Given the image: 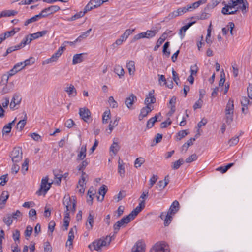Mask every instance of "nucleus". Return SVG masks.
<instances>
[{
    "mask_svg": "<svg viewBox=\"0 0 252 252\" xmlns=\"http://www.w3.org/2000/svg\"><path fill=\"white\" fill-rule=\"evenodd\" d=\"M154 90H152L150 91L148 95H147L144 101V103L146 106L143 107L141 110L140 114L139 116V120H142L143 118L147 116V115L153 110V108H151L150 104H153L156 102V99L154 96Z\"/></svg>",
    "mask_w": 252,
    "mask_h": 252,
    "instance_id": "obj_1",
    "label": "nucleus"
},
{
    "mask_svg": "<svg viewBox=\"0 0 252 252\" xmlns=\"http://www.w3.org/2000/svg\"><path fill=\"white\" fill-rule=\"evenodd\" d=\"M145 206V202H144V201H142L139 203L138 206L132 210L128 215L124 217L122 219L118 221V223H120V224L122 226L128 224L135 218V217L142 211L143 209H144Z\"/></svg>",
    "mask_w": 252,
    "mask_h": 252,
    "instance_id": "obj_2",
    "label": "nucleus"
},
{
    "mask_svg": "<svg viewBox=\"0 0 252 252\" xmlns=\"http://www.w3.org/2000/svg\"><path fill=\"white\" fill-rule=\"evenodd\" d=\"M111 241V237L110 236H107L99 239L96 240L89 245L88 248L92 251L95 250L96 251H101L103 247L108 246Z\"/></svg>",
    "mask_w": 252,
    "mask_h": 252,
    "instance_id": "obj_3",
    "label": "nucleus"
},
{
    "mask_svg": "<svg viewBox=\"0 0 252 252\" xmlns=\"http://www.w3.org/2000/svg\"><path fill=\"white\" fill-rule=\"evenodd\" d=\"M63 203L66 208L65 214L70 213V212L74 213L76 210V200L75 196L70 197L69 195H65L64 196Z\"/></svg>",
    "mask_w": 252,
    "mask_h": 252,
    "instance_id": "obj_4",
    "label": "nucleus"
},
{
    "mask_svg": "<svg viewBox=\"0 0 252 252\" xmlns=\"http://www.w3.org/2000/svg\"><path fill=\"white\" fill-rule=\"evenodd\" d=\"M65 45L61 46L58 50L52 55L51 58H48L42 62L43 65L51 64L53 62H56L58 61L59 57L62 55L63 51L65 50Z\"/></svg>",
    "mask_w": 252,
    "mask_h": 252,
    "instance_id": "obj_5",
    "label": "nucleus"
},
{
    "mask_svg": "<svg viewBox=\"0 0 252 252\" xmlns=\"http://www.w3.org/2000/svg\"><path fill=\"white\" fill-rule=\"evenodd\" d=\"M150 252H169V247L164 241L157 243Z\"/></svg>",
    "mask_w": 252,
    "mask_h": 252,
    "instance_id": "obj_6",
    "label": "nucleus"
},
{
    "mask_svg": "<svg viewBox=\"0 0 252 252\" xmlns=\"http://www.w3.org/2000/svg\"><path fill=\"white\" fill-rule=\"evenodd\" d=\"M10 157L13 163L19 162L22 159V151L21 148L18 147L13 149Z\"/></svg>",
    "mask_w": 252,
    "mask_h": 252,
    "instance_id": "obj_7",
    "label": "nucleus"
},
{
    "mask_svg": "<svg viewBox=\"0 0 252 252\" xmlns=\"http://www.w3.org/2000/svg\"><path fill=\"white\" fill-rule=\"evenodd\" d=\"M48 177H46L45 178L42 179L40 189L37 192V194H38V195H40L41 194V192L42 191L45 195L49 190L52 183H48Z\"/></svg>",
    "mask_w": 252,
    "mask_h": 252,
    "instance_id": "obj_8",
    "label": "nucleus"
},
{
    "mask_svg": "<svg viewBox=\"0 0 252 252\" xmlns=\"http://www.w3.org/2000/svg\"><path fill=\"white\" fill-rule=\"evenodd\" d=\"M79 115L84 122H88L91 117V112L87 108L83 107L79 108Z\"/></svg>",
    "mask_w": 252,
    "mask_h": 252,
    "instance_id": "obj_9",
    "label": "nucleus"
},
{
    "mask_svg": "<svg viewBox=\"0 0 252 252\" xmlns=\"http://www.w3.org/2000/svg\"><path fill=\"white\" fill-rule=\"evenodd\" d=\"M242 1L241 0H231L229 1L228 3H225L223 2L222 4L224 6L222 8V11L228 12V10H232L236 9V6L238 5V3Z\"/></svg>",
    "mask_w": 252,
    "mask_h": 252,
    "instance_id": "obj_10",
    "label": "nucleus"
},
{
    "mask_svg": "<svg viewBox=\"0 0 252 252\" xmlns=\"http://www.w3.org/2000/svg\"><path fill=\"white\" fill-rule=\"evenodd\" d=\"M60 9V7L57 5H52L42 10L41 11V13L43 15V17H46L50 14L55 13Z\"/></svg>",
    "mask_w": 252,
    "mask_h": 252,
    "instance_id": "obj_11",
    "label": "nucleus"
},
{
    "mask_svg": "<svg viewBox=\"0 0 252 252\" xmlns=\"http://www.w3.org/2000/svg\"><path fill=\"white\" fill-rule=\"evenodd\" d=\"M22 98L19 94H15L11 99L10 108L11 109L15 110L18 109V107H16L17 105L20 104Z\"/></svg>",
    "mask_w": 252,
    "mask_h": 252,
    "instance_id": "obj_12",
    "label": "nucleus"
},
{
    "mask_svg": "<svg viewBox=\"0 0 252 252\" xmlns=\"http://www.w3.org/2000/svg\"><path fill=\"white\" fill-rule=\"evenodd\" d=\"M145 244L142 240L138 241L132 248L131 252H145Z\"/></svg>",
    "mask_w": 252,
    "mask_h": 252,
    "instance_id": "obj_13",
    "label": "nucleus"
},
{
    "mask_svg": "<svg viewBox=\"0 0 252 252\" xmlns=\"http://www.w3.org/2000/svg\"><path fill=\"white\" fill-rule=\"evenodd\" d=\"M161 219L164 220V225L165 226H167L171 223L172 220V215L169 214L167 212L166 214L164 212H162L160 215Z\"/></svg>",
    "mask_w": 252,
    "mask_h": 252,
    "instance_id": "obj_14",
    "label": "nucleus"
},
{
    "mask_svg": "<svg viewBox=\"0 0 252 252\" xmlns=\"http://www.w3.org/2000/svg\"><path fill=\"white\" fill-rule=\"evenodd\" d=\"M241 0L238 3V5L236 6V9H238V11L239 10H241L242 13L245 14L248 10L249 4L246 0Z\"/></svg>",
    "mask_w": 252,
    "mask_h": 252,
    "instance_id": "obj_15",
    "label": "nucleus"
},
{
    "mask_svg": "<svg viewBox=\"0 0 252 252\" xmlns=\"http://www.w3.org/2000/svg\"><path fill=\"white\" fill-rule=\"evenodd\" d=\"M92 213L93 211H90L86 223V228L89 231L92 229L94 225V214H92Z\"/></svg>",
    "mask_w": 252,
    "mask_h": 252,
    "instance_id": "obj_16",
    "label": "nucleus"
},
{
    "mask_svg": "<svg viewBox=\"0 0 252 252\" xmlns=\"http://www.w3.org/2000/svg\"><path fill=\"white\" fill-rule=\"evenodd\" d=\"M176 97L173 96L169 100V104H168V107L170 109V110L168 113L167 115L169 116H171L176 111L175 104L176 102Z\"/></svg>",
    "mask_w": 252,
    "mask_h": 252,
    "instance_id": "obj_17",
    "label": "nucleus"
},
{
    "mask_svg": "<svg viewBox=\"0 0 252 252\" xmlns=\"http://www.w3.org/2000/svg\"><path fill=\"white\" fill-rule=\"evenodd\" d=\"M77 228L76 226H74L73 228H71L69 230L68 235V240L66 243V245L71 246H72V242L74 238V233L76 232Z\"/></svg>",
    "mask_w": 252,
    "mask_h": 252,
    "instance_id": "obj_18",
    "label": "nucleus"
},
{
    "mask_svg": "<svg viewBox=\"0 0 252 252\" xmlns=\"http://www.w3.org/2000/svg\"><path fill=\"white\" fill-rule=\"evenodd\" d=\"M180 205L177 200H175L171 205L169 209H168V213L172 215H174L179 210Z\"/></svg>",
    "mask_w": 252,
    "mask_h": 252,
    "instance_id": "obj_19",
    "label": "nucleus"
},
{
    "mask_svg": "<svg viewBox=\"0 0 252 252\" xmlns=\"http://www.w3.org/2000/svg\"><path fill=\"white\" fill-rule=\"evenodd\" d=\"M86 54L85 53L75 54L73 57L72 64L75 65L82 62L84 60L83 56Z\"/></svg>",
    "mask_w": 252,
    "mask_h": 252,
    "instance_id": "obj_20",
    "label": "nucleus"
},
{
    "mask_svg": "<svg viewBox=\"0 0 252 252\" xmlns=\"http://www.w3.org/2000/svg\"><path fill=\"white\" fill-rule=\"evenodd\" d=\"M136 100V96L133 94H131L129 97L126 99L125 104L128 108H130L134 101Z\"/></svg>",
    "mask_w": 252,
    "mask_h": 252,
    "instance_id": "obj_21",
    "label": "nucleus"
},
{
    "mask_svg": "<svg viewBox=\"0 0 252 252\" xmlns=\"http://www.w3.org/2000/svg\"><path fill=\"white\" fill-rule=\"evenodd\" d=\"M86 156V145H83L77 156V160H82Z\"/></svg>",
    "mask_w": 252,
    "mask_h": 252,
    "instance_id": "obj_22",
    "label": "nucleus"
},
{
    "mask_svg": "<svg viewBox=\"0 0 252 252\" xmlns=\"http://www.w3.org/2000/svg\"><path fill=\"white\" fill-rule=\"evenodd\" d=\"M9 197V194L7 191H3L0 197V208H3L7 199Z\"/></svg>",
    "mask_w": 252,
    "mask_h": 252,
    "instance_id": "obj_23",
    "label": "nucleus"
},
{
    "mask_svg": "<svg viewBox=\"0 0 252 252\" xmlns=\"http://www.w3.org/2000/svg\"><path fill=\"white\" fill-rule=\"evenodd\" d=\"M24 117L22 120H21L19 121V122L17 123L16 126V128L17 129H19V131H22L24 127L25 126L26 124L27 119V116L25 112H24Z\"/></svg>",
    "mask_w": 252,
    "mask_h": 252,
    "instance_id": "obj_24",
    "label": "nucleus"
},
{
    "mask_svg": "<svg viewBox=\"0 0 252 252\" xmlns=\"http://www.w3.org/2000/svg\"><path fill=\"white\" fill-rule=\"evenodd\" d=\"M126 67L129 75H133L135 71V62L133 61H129L126 63Z\"/></svg>",
    "mask_w": 252,
    "mask_h": 252,
    "instance_id": "obj_25",
    "label": "nucleus"
},
{
    "mask_svg": "<svg viewBox=\"0 0 252 252\" xmlns=\"http://www.w3.org/2000/svg\"><path fill=\"white\" fill-rule=\"evenodd\" d=\"M169 176L167 175L165 177L163 180L159 181L157 184V187L159 188L160 190L163 189L169 183Z\"/></svg>",
    "mask_w": 252,
    "mask_h": 252,
    "instance_id": "obj_26",
    "label": "nucleus"
},
{
    "mask_svg": "<svg viewBox=\"0 0 252 252\" xmlns=\"http://www.w3.org/2000/svg\"><path fill=\"white\" fill-rule=\"evenodd\" d=\"M233 100L232 99H229L228 103L226 106L225 113L229 114L230 113L233 114L234 112V104Z\"/></svg>",
    "mask_w": 252,
    "mask_h": 252,
    "instance_id": "obj_27",
    "label": "nucleus"
},
{
    "mask_svg": "<svg viewBox=\"0 0 252 252\" xmlns=\"http://www.w3.org/2000/svg\"><path fill=\"white\" fill-rule=\"evenodd\" d=\"M3 223L7 226H10L13 220L11 217V213L6 214L2 218Z\"/></svg>",
    "mask_w": 252,
    "mask_h": 252,
    "instance_id": "obj_28",
    "label": "nucleus"
},
{
    "mask_svg": "<svg viewBox=\"0 0 252 252\" xmlns=\"http://www.w3.org/2000/svg\"><path fill=\"white\" fill-rule=\"evenodd\" d=\"M48 32V31L47 30H43L42 31L38 32L36 33L30 34V36L32 37V38L33 39V40L36 39L40 37L44 36Z\"/></svg>",
    "mask_w": 252,
    "mask_h": 252,
    "instance_id": "obj_29",
    "label": "nucleus"
},
{
    "mask_svg": "<svg viewBox=\"0 0 252 252\" xmlns=\"http://www.w3.org/2000/svg\"><path fill=\"white\" fill-rule=\"evenodd\" d=\"M195 22H192L190 23H189L188 24L183 26L181 29L180 30L179 34L181 36V38H182L185 36V33L186 31Z\"/></svg>",
    "mask_w": 252,
    "mask_h": 252,
    "instance_id": "obj_30",
    "label": "nucleus"
},
{
    "mask_svg": "<svg viewBox=\"0 0 252 252\" xmlns=\"http://www.w3.org/2000/svg\"><path fill=\"white\" fill-rule=\"evenodd\" d=\"M118 171L121 177H123L125 175V167L124 163L121 159L118 160Z\"/></svg>",
    "mask_w": 252,
    "mask_h": 252,
    "instance_id": "obj_31",
    "label": "nucleus"
},
{
    "mask_svg": "<svg viewBox=\"0 0 252 252\" xmlns=\"http://www.w3.org/2000/svg\"><path fill=\"white\" fill-rule=\"evenodd\" d=\"M15 34V29H13L12 30H11L10 31H7L3 34H0V37L2 40V41H4L7 38L11 37L13 36Z\"/></svg>",
    "mask_w": 252,
    "mask_h": 252,
    "instance_id": "obj_32",
    "label": "nucleus"
},
{
    "mask_svg": "<svg viewBox=\"0 0 252 252\" xmlns=\"http://www.w3.org/2000/svg\"><path fill=\"white\" fill-rule=\"evenodd\" d=\"M41 18H43V15H42V14L40 12L39 14L35 15L32 18H31L29 19H27L25 22L24 25H25V26H27L28 24H29L30 23L35 22L37 20H38L39 19Z\"/></svg>",
    "mask_w": 252,
    "mask_h": 252,
    "instance_id": "obj_33",
    "label": "nucleus"
},
{
    "mask_svg": "<svg viewBox=\"0 0 252 252\" xmlns=\"http://www.w3.org/2000/svg\"><path fill=\"white\" fill-rule=\"evenodd\" d=\"M120 147L118 144V143L113 140V144L110 147V151L112 152L115 155L118 153L120 150Z\"/></svg>",
    "mask_w": 252,
    "mask_h": 252,
    "instance_id": "obj_34",
    "label": "nucleus"
},
{
    "mask_svg": "<svg viewBox=\"0 0 252 252\" xmlns=\"http://www.w3.org/2000/svg\"><path fill=\"white\" fill-rule=\"evenodd\" d=\"M65 91L67 93L69 96H75L76 95V90L74 86L72 84L70 85L69 87H66L65 89Z\"/></svg>",
    "mask_w": 252,
    "mask_h": 252,
    "instance_id": "obj_35",
    "label": "nucleus"
},
{
    "mask_svg": "<svg viewBox=\"0 0 252 252\" xmlns=\"http://www.w3.org/2000/svg\"><path fill=\"white\" fill-rule=\"evenodd\" d=\"M120 119V118L119 117H116L115 119L112 121H111L110 122L109 125V133H111L112 131L113 130L114 127H115L116 126H117L118 124V122L119 121Z\"/></svg>",
    "mask_w": 252,
    "mask_h": 252,
    "instance_id": "obj_36",
    "label": "nucleus"
},
{
    "mask_svg": "<svg viewBox=\"0 0 252 252\" xmlns=\"http://www.w3.org/2000/svg\"><path fill=\"white\" fill-rule=\"evenodd\" d=\"M160 115V114H158L157 115H156L155 116L150 118L147 122V126L148 128H151L153 126L155 123L157 121V119L158 117V116Z\"/></svg>",
    "mask_w": 252,
    "mask_h": 252,
    "instance_id": "obj_37",
    "label": "nucleus"
},
{
    "mask_svg": "<svg viewBox=\"0 0 252 252\" xmlns=\"http://www.w3.org/2000/svg\"><path fill=\"white\" fill-rule=\"evenodd\" d=\"M91 31L92 29L90 28L87 31L82 33V34L77 39H75V42H81L83 39L87 37Z\"/></svg>",
    "mask_w": 252,
    "mask_h": 252,
    "instance_id": "obj_38",
    "label": "nucleus"
},
{
    "mask_svg": "<svg viewBox=\"0 0 252 252\" xmlns=\"http://www.w3.org/2000/svg\"><path fill=\"white\" fill-rule=\"evenodd\" d=\"M18 72V70L16 69H14V67H13V68L8 72V75H3L2 76V80H5L6 81V82H7L10 76L14 75Z\"/></svg>",
    "mask_w": 252,
    "mask_h": 252,
    "instance_id": "obj_39",
    "label": "nucleus"
},
{
    "mask_svg": "<svg viewBox=\"0 0 252 252\" xmlns=\"http://www.w3.org/2000/svg\"><path fill=\"white\" fill-rule=\"evenodd\" d=\"M70 222L69 214L66 213L64 214V218L63 219V226L64 227V230H67L69 226Z\"/></svg>",
    "mask_w": 252,
    "mask_h": 252,
    "instance_id": "obj_40",
    "label": "nucleus"
},
{
    "mask_svg": "<svg viewBox=\"0 0 252 252\" xmlns=\"http://www.w3.org/2000/svg\"><path fill=\"white\" fill-rule=\"evenodd\" d=\"M58 171H53V173L54 175V183L59 185L61 183V179L63 177V175L61 174L58 173Z\"/></svg>",
    "mask_w": 252,
    "mask_h": 252,
    "instance_id": "obj_41",
    "label": "nucleus"
},
{
    "mask_svg": "<svg viewBox=\"0 0 252 252\" xmlns=\"http://www.w3.org/2000/svg\"><path fill=\"white\" fill-rule=\"evenodd\" d=\"M33 40L32 37L30 36V34L27 35L21 42L20 45H21V47L25 46L26 45L29 44Z\"/></svg>",
    "mask_w": 252,
    "mask_h": 252,
    "instance_id": "obj_42",
    "label": "nucleus"
},
{
    "mask_svg": "<svg viewBox=\"0 0 252 252\" xmlns=\"http://www.w3.org/2000/svg\"><path fill=\"white\" fill-rule=\"evenodd\" d=\"M107 191V187L105 185H103L99 188V190H98V193L99 195L102 196V199L101 200V201H102L104 199V196H105V194L106 193Z\"/></svg>",
    "mask_w": 252,
    "mask_h": 252,
    "instance_id": "obj_43",
    "label": "nucleus"
},
{
    "mask_svg": "<svg viewBox=\"0 0 252 252\" xmlns=\"http://www.w3.org/2000/svg\"><path fill=\"white\" fill-rule=\"evenodd\" d=\"M115 72L119 76H123L125 73L124 70L121 66L116 65L114 68Z\"/></svg>",
    "mask_w": 252,
    "mask_h": 252,
    "instance_id": "obj_44",
    "label": "nucleus"
},
{
    "mask_svg": "<svg viewBox=\"0 0 252 252\" xmlns=\"http://www.w3.org/2000/svg\"><path fill=\"white\" fill-rule=\"evenodd\" d=\"M189 11H191V10L190 6L188 5L184 7H180L177 10L179 16L182 15Z\"/></svg>",
    "mask_w": 252,
    "mask_h": 252,
    "instance_id": "obj_45",
    "label": "nucleus"
},
{
    "mask_svg": "<svg viewBox=\"0 0 252 252\" xmlns=\"http://www.w3.org/2000/svg\"><path fill=\"white\" fill-rule=\"evenodd\" d=\"M158 33V31L155 30H147L145 32V35L146 38H151L154 37Z\"/></svg>",
    "mask_w": 252,
    "mask_h": 252,
    "instance_id": "obj_46",
    "label": "nucleus"
},
{
    "mask_svg": "<svg viewBox=\"0 0 252 252\" xmlns=\"http://www.w3.org/2000/svg\"><path fill=\"white\" fill-rule=\"evenodd\" d=\"M17 11L15 10H4L2 11V16L4 17H10L11 16H14L17 14Z\"/></svg>",
    "mask_w": 252,
    "mask_h": 252,
    "instance_id": "obj_47",
    "label": "nucleus"
},
{
    "mask_svg": "<svg viewBox=\"0 0 252 252\" xmlns=\"http://www.w3.org/2000/svg\"><path fill=\"white\" fill-rule=\"evenodd\" d=\"M110 119V111H105L103 114L102 123L103 124H107L108 120Z\"/></svg>",
    "mask_w": 252,
    "mask_h": 252,
    "instance_id": "obj_48",
    "label": "nucleus"
},
{
    "mask_svg": "<svg viewBox=\"0 0 252 252\" xmlns=\"http://www.w3.org/2000/svg\"><path fill=\"white\" fill-rule=\"evenodd\" d=\"M195 140V138H191L189 140H188L187 142L182 146V150H185V151H186L188 148L193 144V142Z\"/></svg>",
    "mask_w": 252,
    "mask_h": 252,
    "instance_id": "obj_49",
    "label": "nucleus"
},
{
    "mask_svg": "<svg viewBox=\"0 0 252 252\" xmlns=\"http://www.w3.org/2000/svg\"><path fill=\"white\" fill-rule=\"evenodd\" d=\"M33 231V228L30 225H28L26 227V230L24 232V235L25 237L26 238V239L28 240V238L27 237H29L31 236V234H32Z\"/></svg>",
    "mask_w": 252,
    "mask_h": 252,
    "instance_id": "obj_50",
    "label": "nucleus"
},
{
    "mask_svg": "<svg viewBox=\"0 0 252 252\" xmlns=\"http://www.w3.org/2000/svg\"><path fill=\"white\" fill-rule=\"evenodd\" d=\"M145 162V159L142 157L138 158L134 162V166L136 168L140 167Z\"/></svg>",
    "mask_w": 252,
    "mask_h": 252,
    "instance_id": "obj_51",
    "label": "nucleus"
},
{
    "mask_svg": "<svg viewBox=\"0 0 252 252\" xmlns=\"http://www.w3.org/2000/svg\"><path fill=\"white\" fill-rule=\"evenodd\" d=\"M170 45V42L167 41L165 43L163 46V54L165 55L167 57H168L170 56V51H168L167 49H168Z\"/></svg>",
    "mask_w": 252,
    "mask_h": 252,
    "instance_id": "obj_52",
    "label": "nucleus"
},
{
    "mask_svg": "<svg viewBox=\"0 0 252 252\" xmlns=\"http://www.w3.org/2000/svg\"><path fill=\"white\" fill-rule=\"evenodd\" d=\"M183 159L181 158L179 159V160L173 163L172 168L174 170L178 169L180 166L183 164Z\"/></svg>",
    "mask_w": 252,
    "mask_h": 252,
    "instance_id": "obj_53",
    "label": "nucleus"
},
{
    "mask_svg": "<svg viewBox=\"0 0 252 252\" xmlns=\"http://www.w3.org/2000/svg\"><path fill=\"white\" fill-rule=\"evenodd\" d=\"M240 102L242 106H248L249 104L252 103V101H251L246 96H242Z\"/></svg>",
    "mask_w": 252,
    "mask_h": 252,
    "instance_id": "obj_54",
    "label": "nucleus"
},
{
    "mask_svg": "<svg viewBox=\"0 0 252 252\" xmlns=\"http://www.w3.org/2000/svg\"><path fill=\"white\" fill-rule=\"evenodd\" d=\"M179 16L178 13L177 11V10L174 11L171 13H170L167 16H166L164 20L165 21H168L171 20L172 19H174L176 18V17Z\"/></svg>",
    "mask_w": 252,
    "mask_h": 252,
    "instance_id": "obj_55",
    "label": "nucleus"
},
{
    "mask_svg": "<svg viewBox=\"0 0 252 252\" xmlns=\"http://www.w3.org/2000/svg\"><path fill=\"white\" fill-rule=\"evenodd\" d=\"M84 15L85 12H84V11H80L79 12L72 16L69 19H68V21H74L76 19L83 17Z\"/></svg>",
    "mask_w": 252,
    "mask_h": 252,
    "instance_id": "obj_56",
    "label": "nucleus"
},
{
    "mask_svg": "<svg viewBox=\"0 0 252 252\" xmlns=\"http://www.w3.org/2000/svg\"><path fill=\"white\" fill-rule=\"evenodd\" d=\"M94 188L92 187L90 188L88 191V195L89 196V198H91V202L89 203V200H87V203L90 205L92 204L93 200V196L94 195Z\"/></svg>",
    "mask_w": 252,
    "mask_h": 252,
    "instance_id": "obj_57",
    "label": "nucleus"
},
{
    "mask_svg": "<svg viewBox=\"0 0 252 252\" xmlns=\"http://www.w3.org/2000/svg\"><path fill=\"white\" fill-rule=\"evenodd\" d=\"M89 162L87 159H85L82 161V162L77 167V169L79 171H83V170L86 168V167L88 165Z\"/></svg>",
    "mask_w": 252,
    "mask_h": 252,
    "instance_id": "obj_58",
    "label": "nucleus"
},
{
    "mask_svg": "<svg viewBox=\"0 0 252 252\" xmlns=\"http://www.w3.org/2000/svg\"><path fill=\"white\" fill-rule=\"evenodd\" d=\"M23 63L24 66L32 64L35 62V59L33 57H30L29 59L26 60Z\"/></svg>",
    "mask_w": 252,
    "mask_h": 252,
    "instance_id": "obj_59",
    "label": "nucleus"
},
{
    "mask_svg": "<svg viewBox=\"0 0 252 252\" xmlns=\"http://www.w3.org/2000/svg\"><path fill=\"white\" fill-rule=\"evenodd\" d=\"M239 141V137L238 136H235L232 138H231L229 141L228 143L230 145V146H233L235 145H236Z\"/></svg>",
    "mask_w": 252,
    "mask_h": 252,
    "instance_id": "obj_60",
    "label": "nucleus"
},
{
    "mask_svg": "<svg viewBox=\"0 0 252 252\" xmlns=\"http://www.w3.org/2000/svg\"><path fill=\"white\" fill-rule=\"evenodd\" d=\"M21 48V45H20V44L14 46L10 47L7 49V54H9L14 51L20 49Z\"/></svg>",
    "mask_w": 252,
    "mask_h": 252,
    "instance_id": "obj_61",
    "label": "nucleus"
},
{
    "mask_svg": "<svg viewBox=\"0 0 252 252\" xmlns=\"http://www.w3.org/2000/svg\"><path fill=\"white\" fill-rule=\"evenodd\" d=\"M198 156L196 154H193L186 158V162L187 163H190L193 161L196 160Z\"/></svg>",
    "mask_w": 252,
    "mask_h": 252,
    "instance_id": "obj_62",
    "label": "nucleus"
},
{
    "mask_svg": "<svg viewBox=\"0 0 252 252\" xmlns=\"http://www.w3.org/2000/svg\"><path fill=\"white\" fill-rule=\"evenodd\" d=\"M29 217L33 220H34L37 218L36 211L34 209H32L29 211Z\"/></svg>",
    "mask_w": 252,
    "mask_h": 252,
    "instance_id": "obj_63",
    "label": "nucleus"
},
{
    "mask_svg": "<svg viewBox=\"0 0 252 252\" xmlns=\"http://www.w3.org/2000/svg\"><path fill=\"white\" fill-rule=\"evenodd\" d=\"M12 220L17 219L18 218L22 217V213L18 210H16L15 212L11 213Z\"/></svg>",
    "mask_w": 252,
    "mask_h": 252,
    "instance_id": "obj_64",
    "label": "nucleus"
}]
</instances>
